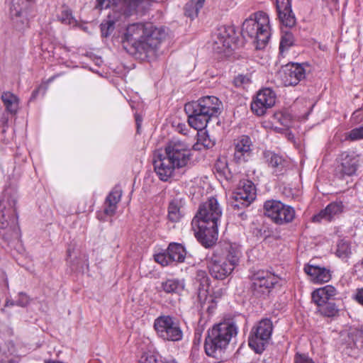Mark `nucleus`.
Instances as JSON below:
<instances>
[{
	"label": "nucleus",
	"mask_w": 363,
	"mask_h": 363,
	"mask_svg": "<svg viewBox=\"0 0 363 363\" xmlns=\"http://www.w3.org/2000/svg\"><path fill=\"white\" fill-rule=\"evenodd\" d=\"M222 208L214 197L202 203L191 221L192 229L198 241L205 247L213 246L218 240V222Z\"/></svg>",
	"instance_id": "f257e3e1"
},
{
	"label": "nucleus",
	"mask_w": 363,
	"mask_h": 363,
	"mask_svg": "<svg viewBox=\"0 0 363 363\" xmlns=\"http://www.w3.org/2000/svg\"><path fill=\"white\" fill-rule=\"evenodd\" d=\"M191 157V150L188 144L173 139L166 145L164 153L154 155L155 172L160 180L167 182L174 176L176 169L188 165Z\"/></svg>",
	"instance_id": "f03ea898"
},
{
	"label": "nucleus",
	"mask_w": 363,
	"mask_h": 363,
	"mask_svg": "<svg viewBox=\"0 0 363 363\" xmlns=\"http://www.w3.org/2000/svg\"><path fill=\"white\" fill-rule=\"evenodd\" d=\"M166 35L162 27H157L148 22L134 23L126 27L123 43H127L135 52L148 56L155 52Z\"/></svg>",
	"instance_id": "7ed1b4c3"
},
{
	"label": "nucleus",
	"mask_w": 363,
	"mask_h": 363,
	"mask_svg": "<svg viewBox=\"0 0 363 363\" xmlns=\"http://www.w3.org/2000/svg\"><path fill=\"white\" fill-rule=\"evenodd\" d=\"M16 204V191L6 188L0 199V236L8 242L21 238Z\"/></svg>",
	"instance_id": "20e7f679"
},
{
	"label": "nucleus",
	"mask_w": 363,
	"mask_h": 363,
	"mask_svg": "<svg viewBox=\"0 0 363 363\" xmlns=\"http://www.w3.org/2000/svg\"><path fill=\"white\" fill-rule=\"evenodd\" d=\"M242 253L235 244L217 246L208 260L210 274L216 279H225L238 265Z\"/></svg>",
	"instance_id": "39448f33"
},
{
	"label": "nucleus",
	"mask_w": 363,
	"mask_h": 363,
	"mask_svg": "<svg viewBox=\"0 0 363 363\" xmlns=\"http://www.w3.org/2000/svg\"><path fill=\"white\" fill-rule=\"evenodd\" d=\"M184 110L188 115V123L197 130H203L212 118L220 113L221 103L213 96H206L196 101L187 103Z\"/></svg>",
	"instance_id": "423d86ee"
},
{
	"label": "nucleus",
	"mask_w": 363,
	"mask_h": 363,
	"mask_svg": "<svg viewBox=\"0 0 363 363\" xmlns=\"http://www.w3.org/2000/svg\"><path fill=\"white\" fill-rule=\"evenodd\" d=\"M154 0H118L113 6L112 13L101 24V35L108 37L114 30L117 21L135 13H143Z\"/></svg>",
	"instance_id": "0eeeda50"
},
{
	"label": "nucleus",
	"mask_w": 363,
	"mask_h": 363,
	"mask_svg": "<svg viewBox=\"0 0 363 363\" xmlns=\"http://www.w3.org/2000/svg\"><path fill=\"white\" fill-rule=\"evenodd\" d=\"M237 334L238 327L234 323L223 322L213 325L208 330L205 340L204 348L206 354L218 359L231 339Z\"/></svg>",
	"instance_id": "6e6552de"
},
{
	"label": "nucleus",
	"mask_w": 363,
	"mask_h": 363,
	"mask_svg": "<svg viewBox=\"0 0 363 363\" xmlns=\"http://www.w3.org/2000/svg\"><path fill=\"white\" fill-rule=\"evenodd\" d=\"M241 33L243 38H249L257 49L264 48L271 36L268 15L263 11L252 14L243 22Z\"/></svg>",
	"instance_id": "1a4fd4ad"
},
{
	"label": "nucleus",
	"mask_w": 363,
	"mask_h": 363,
	"mask_svg": "<svg viewBox=\"0 0 363 363\" xmlns=\"http://www.w3.org/2000/svg\"><path fill=\"white\" fill-rule=\"evenodd\" d=\"M273 332V324L270 319L264 318L251 330L248 344L256 352L262 353L269 344Z\"/></svg>",
	"instance_id": "9d476101"
},
{
	"label": "nucleus",
	"mask_w": 363,
	"mask_h": 363,
	"mask_svg": "<svg viewBox=\"0 0 363 363\" xmlns=\"http://www.w3.org/2000/svg\"><path fill=\"white\" fill-rule=\"evenodd\" d=\"M157 335L164 340L179 341L182 339L183 333L179 323L170 315H160L154 321Z\"/></svg>",
	"instance_id": "9b49d317"
},
{
	"label": "nucleus",
	"mask_w": 363,
	"mask_h": 363,
	"mask_svg": "<svg viewBox=\"0 0 363 363\" xmlns=\"http://www.w3.org/2000/svg\"><path fill=\"white\" fill-rule=\"evenodd\" d=\"M264 210L265 216L278 225L289 223L295 217V211L292 207L277 200L265 201Z\"/></svg>",
	"instance_id": "f8f14e48"
},
{
	"label": "nucleus",
	"mask_w": 363,
	"mask_h": 363,
	"mask_svg": "<svg viewBox=\"0 0 363 363\" xmlns=\"http://www.w3.org/2000/svg\"><path fill=\"white\" fill-rule=\"evenodd\" d=\"M250 278L252 281L253 294L257 297L267 296L278 282V277L277 276L265 270L254 272Z\"/></svg>",
	"instance_id": "ddd939ff"
},
{
	"label": "nucleus",
	"mask_w": 363,
	"mask_h": 363,
	"mask_svg": "<svg viewBox=\"0 0 363 363\" xmlns=\"http://www.w3.org/2000/svg\"><path fill=\"white\" fill-rule=\"evenodd\" d=\"M361 160L359 156L352 151L342 152L338 157V164L336 167V174L340 178L351 177L356 174Z\"/></svg>",
	"instance_id": "4468645a"
},
{
	"label": "nucleus",
	"mask_w": 363,
	"mask_h": 363,
	"mask_svg": "<svg viewBox=\"0 0 363 363\" xmlns=\"http://www.w3.org/2000/svg\"><path fill=\"white\" fill-rule=\"evenodd\" d=\"M256 196L254 184L249 180L241 181L233 194L232 206L234 208H242L248 206Z\"/></svg>",
	"instance_id": "2eb2a0df"
},
{
	"label": "nucleus",
	"mask_w": 363,
	"mask_h": 363,
	"mask_svg": "<svg viewBox=\"0 0 363 363\" xmlns=\"http://www.w3.org/2000/svg\"><path fill=\"white\" fill-rule=\"evenodd\" d=\"M35 0H11L10 15L15 27L23 29L28 24V13Z\"/></svg>",
	"instance_id": "dca6fc26"
},
{
	"label": "nucleus",
	"mask_w": 363,
	"mask_h": 363,
	"mask_svg": "<svg viewBox=\"0 0 363 363\" xmlns=\"http://www.w3.org/2000/svg\"><path fill=\"white\" fill-rule=\"evenodd\" d=\"M235 35L233 26H220L213 35V49L218 52L225 53L235 43Z\"/></svg>",
	"instance_id": "f3484780"
},
{
	"label": "nucleus",
	"mask_w": 363,
	"mask_h": 363,
	"mask_svg": "<svg viewBox=\"0 0 363 363\" xmlns=\"http://www.w3.org/2000/svg\"><path fill=\"white\" fill-rule=\"evenodd\" d=\"M276 101L274 92L269 88L259 91L251 104L252 111L257 116H262L267 109L272 107Z\"/></svg>",
	"instance_id": "a211bd4d"
},
{
	"label": "nucleus",
	"mask_w": 363,
	"mask_h": 363,
	"mask_svg": "<svg viewBox=\"0 0 363 363\" xmlns=\"http://www.w3.org/2000/svg\"><path fill=\"white\" fill-rule=\"evenodd\" d=\"M233 159L237 163L247 162L252 155L253 143L247 135H241L234 140Z\"/></svg>",
	"instance_id": "6ab92c4d"
},
{
	"label": "nucleus",
	"mask_w": 363,
	"mask_h": 363,
	"mask_svg": "<svg viewBox=\"0 0 363 363\" xmlns=\"http://www.w3.org/2000/svg\"><path fill=\"white\" fill-rule=\"evenodd\" d=\"M303 64L292 63L286 65L282 71V81L285 86H295L306 77Z\"/></svg>",
	"instance_id": "aec40b11"
},
{
	"label": "nucleus",
	"mask_w": 363,
	"mask_h": 363,
	"mask_svg": "<svg viewBox=\"0 0 363 363\" xmlns=\"http://www.w3.org/2000/svg\"><path fill=\"white\" fill-rule=\"evenodd\" d=\"M276 7L279 18L283 25L291 28L296 24L290 0H276Z\"/></svg>",
	"instance_id": "412c9836"
},
{
	"label": "nucleus",
	"mask_w": 363,
	"mask_h": 363,
	"mask_svg": "<svg viewBox=\"0 0 363 363\" xmlns=\"http://www.w3.org/2000/svg\"><path fill=\"white\" fill-rule=\"evenodd\" d=\"M304 272L310 277L314 283L321 284L328 282L331 279L330 270L325 267L308 264L304 267Z\"/></svg>",
	"instance_id": "4be33fe9"
},
{
	"label": "nucleus",
	"mask_w": 363,
	"mask_h": 363,
	"mask_svg": "<svg viewBox=\"0 0 363 363\" xmlns=\"http://www.w3.org/2000/svg\"><path fill=\"white\" fill-rule=\"evenodd\" d=\"M343 209L342 202H333L328 204L326 208L320 211L319 213L313 217V222H321L323 220L330 221L334 217L340 214Z\"/></svg>",
	"instance_id": "5701e85b"
},
{
	"label": "nucleus",
	"mask_w": 363,
	"mask_h": 363,
	"mask_svg": "<svg viewBox=\"0 0 363 363\" xmlns=\"http://www.w3.org/2000/svg\"><path fill=\"white\" fill-rule=\"evenodd\" d=\"M337 294V290L331 285H327L324 287L318 289L312 293V299L317 306L320 304L330 303Z\"/></svg>",
	"instance_id": "b1692460"
},
{
	"label": "nucleus",
	"mask_w": 363,
	"mask_h": 363,
	"mask_svg": "<svg viewBox=\"0 0 363 363\" xmlns=\"http://www.w3.org/2000/svg\"><path fill=\"white\" fill-rule=\"evenodd\" d=\"M264 159L276 173L282 172L287 164V161L282 156L270 150L264 152Z\"/></svg>",
	"instance_id": "393cba45"
},
{
	"label": "nucleus",
	"mask_w": 363,
	"mask_h": 363,
	"mask_svg": "<svg viewBox=\"0 0 363 363\" xmlns=\"http://www.w3.org/2000/svg\"><path fill=\"white\" fill-rule=\"evenodd\" d=\"M122 190L118 186H116L109 193L106 199V206L104 208V213L112 216L117 209V204L121 201Z\"/></svg>",
	"instance_id": "a878e982"
},
{
	"label": "nucleus",
	"mask_w": 363,
	"mask_h": 363,
	"mask_svg": "<svg viewBox=\"0 0 363 363\" xmlns=\"http://www.w3.org/2000/svg\"><path fill=\"white\" fill-rule=\"evenodd\" d=\"M184 202L182 199H173L169 204L168 218L172 222L176 223L184 215Z\"/></svg>",
	"instance_id": "bb28decb"
},
{
	"label": "nucleus",
	"mask_w": 363,
	"mask_h": 363,
	"mask_svg": "<svg viewBox=\"0 0 363 363\" xmlns=\"http://www.w3.org/2000/svg\"><path fill=\"white\" fill-rule=\"evenodd\" d=\"M161 288L167 294H180L185 288L184 279H168L161 283Z\"/></svg>",
	"instance_id": "cd10ccee"
},
{
	"label": "nucleus",
	"mask_w": 363,
	"mask_h": 363,
	"mask_svg": "<svg viewBox=\"0 0 363 363\" xmlns=\"http://www.w3.org/2000/svg\"><path fill=\"white\" fill-rule=\"evenodd\" d=\"M198 301L201 310L206 311L209 314H212L216 308V301L212 296H208L206 290L199 291Z\"/></svg>",
	"instance_id": "c85d7f7f"
},
{
	"label": "nucleus",
	"mask_w": 363,
	"mask_h": 363,
	"mask_svg": "<svg viewBox=\"0 0 363 363\" xmlns=\"http://www.w3.org/2000/svg\"><path fill=\"white\" fill-rule=\"evenodd\" d=\"M1 100L8 112L15 114L19 107V99L17 96L10 91L4 92L1 95Z\"/></svg>",
	"instance_id": "c756f323"
},
{
	"label": "nucleus",
	"mask_w": 363,
	"mask_h": 363,
	"mask_svg": "<svg viewBox=\"0 0 363 363\" xmlns=\"http://www.w3.org/2000/svg\"><path fill=\"white\" fill-rule=\"evenodd\" d=\"M167 252L172 262H183L184 261L186 250L181 244L171 243L169 245Z\"/></svg>",
	"instance_id": "7c9ffc66"
},
{
	"label": "nucleus",
	"mask_w": 363,
	"mask_h": 363,
	"mask_svg": "<svg viewBox=\"0 0 363 363\" xmlns=\"http://www.w3.org/2000/svg\"><path fill=\"white\" fill-rule=\"evenodd\" d=\"M198 139L197 143L193 146L194 150H200L201 146H203L204 148H210L212 147L215 142L210 138L209 135L206 131L198 130Z\"/></svg>",
	"instance_id": "2f4dec72"
},
{
	"label": "nucleus",
	"mask_w": 363,
	"mask_h": 363,
	"mask_svg": "<svg viewBox=\"0 0 363 363\" xmlns=\"http://www.w3.org/2000/svg\"><path fill=\"white\" fill-rule=\"evenodd\" d=\"M317 311L322 316L334 318L338 315L339 309L335 303L330 302L318 306Z\"/></svg>",
	"instance_id": "473e14b6"
},
{
	"label": "nucleus",
	"mask_w": 363,
	"mask_h": 363,
	"mask_svg": "<svg viewBox=\"0 0 363 363\" xmlns=\"http://www.w3.org/2000/svg\"><path fill=\"white\" fill-rule=\"evenodd\" d=\"M205 0H191L184 8L185 15L193 19L198 16L199 10L203 7Z\"/></svg>",
	"instance_id": "72a5a7b5"
},
{
	"label": "nucleus",
	"mask_w": 363,
	"mask_h": 363,
	"mask_svg": "<svg viewBox=\"0 0 363 363\" xmlns=\"http://www.w3.org/2000/svg\"><path fill=\"white\" fill-rule=\"evenodd\" d=\"M351 254V248L347 241L342 240L337 245L336 255L342 259L348 257Z\"/></svg>",
	"instance_id": "f704fd0d"
},
{
	"label": "nucleus",
	"mask_w": 363,
	"mask_h": 363,
	"mask_svg": "<svg viewBox=\"0 0 363 363\" xmlns=\"http://www.w3.org/2000/svg\"><path fill=\"white\" fill-rule=\"evenodd\" d=\"M294 44V35L291 33L286 32L281 38L279 50L280 52L283 53L284 52L289 50L290 47H291Z\"/></svg>",
	"instance_id": "c9c22d12"
},
{
	"label": "nucleus",
	"mask_w": 363,
	"mask_h": 363,
	"mask_svg": "<svg viewBox=\"0 0 363 363\" xmlns=\"http://www.w3.org/2000/svg\"><path fill=\"white\" fill-rule=\"evenodd\" d=\"M59 20L67 25H74L76 21L72 16V12L67 8H65L62 10L60 14L58 16Z\"/></svg>",
	"instance_id": "e433bc0d"
},
{
	"label": "nucleus",
	"mask_w": 363,
	"mask_h": 363,
	"mask_svg": "<svg viewBox=\"0 0 363 363\" xmlns=\"http://www.w3.org/2000/svg\"><path fill=\"white\" fill-rule=\"evenodd\" d=\"M30 302V297L23 292H20L18 295V299L15 302H11L10 305H16L21 307L27 306Z\"/></svg>",
	"instance_id": "4c0bfd02"
},
{
	"label": "nucleus",
	"mask_w": 363,
	"mask_h": 363,
	"mask_svg": "<svg viewBox=\"0 0 363 363\" xmlns=\"http://www.w3.org/2000/svg\"><path fill=\"white\" fill-rule=\"evenodd\" d=\"M155 259L157 263L160 264L162 266H167L172 262L170 257H169V255L167 251L163 253L157 254L155 256Z\"/></svg>",
	"instance_id": "58836bf2"
},
{
	"label": "nucleus",
	"mask_w": 363,
	"mask_h": 363,
	"mask_svg": "<svg viewBox=\"0 0 363 363\" xmlns=\"http://www.w3.org/2000/svg\"><path fill=\"white\" fill-rule=\"evenodd\" d=\"M349 138L351 140L363 139V126L352 129L349 133Z\"/></svg>",
	"instance_id": "ea45409f"
},
{
	"label": "nucleus",
	"mask_w": 363,
	"mask_h": 363,
	"mask_svg": "<svg viewBox=\"0 0 363 363\" xmlns=\"http://www.w3.org/2000/svg\"><path fill=\"white\" fill-rule=\"evenodd\" d=\"M295 363H314L313 359L310 358L308 356L296 353L294 358Z\"/></svg>",
	"instance_id": "a19ab883"
},
{
	"label": "nucleus",
	"mask_w": 363,
	"mask_h": 363,
	"mask_svg": "<svg viewBox=\"0 0 363 363\" xmlns=\"http://www.w3.org/2000/svg\"><path fill=\"white\" fill-rule=\"evenodd\" d=\"M140 363H157V359L155 355L145 353L143 354L140 359Z\"/></svg>",
	"instance_id": "79ce46f5"
},
{
	"label": "nucleus",
	"mask_w": 363,
	"mask_h": 363,
	"mask_svg": "<svg viewBox=\"0 0 363 363\" xmlns=\"http://www.w3.org/2000/svg\"><path fill=\"white\" fill-rule=\"evenodd\" d=\"M250 79L248 77H247L245 75H238L237 77L234 79V84L236 86H241L244 84H247L249 83Z\"/></svg>",
	"instance_id": "37998d69"
},
{
	"label": "nucleus",
	"mask_w": 363,
	"mask_h": 363,
	"mask_svg": "<svg viewBox=\"0 0 363 363\" xmlns=\"http://www.w3.org/2000/svg\"><path fill=\"white\" fill-rule=\"evenodd\" d=\"M353 298L357 303L363 306V288L357 289Z\"/></svg>",
	"instance_id": "c03bdc74"
},
{
	"label": "nucleus",
	"mask_w": 363,
	"mask_h": 363,
	"mask_svg": "<svg viewBox=\"0 0 363 363\" xmlns=\"http://www.w3.org/2000/svg\"><path fill=\"white\" fill-rule=\"evenodd\" d=\"M110 6L109 0H96V9L99 10H102L104 9H107Z\"/></svg>",
	"instance_id": "a18cd8bd"
},
{
	"label": "nucleus",
	"mask_w": 363,
	"mask_h": 363,
	"mask_svg": "<svg viewBox=\"0 0 363 363\" xmlns=\"http://www.w3.org/2000/svg\"><path fill=\"white\" fill-rule=\"evenodd\" d=\"M356 343L361 347H363V325H361L359 330H357L356 334Z\"/></svg>",
	"instance_id": "49530a36"
},
{
	"label": "nucleus",
	"mask_w": 363,
	"mask_h": 363,
	"mask_svg": "<svg viewBox=\"0 0 363 363\" xmlns=\"http://www.w3.org/2000/svg\"><path fill=\"white\" fill-rule=\"evenodd\" d=\"M135 121H136L137 128H138V131L140 126L141 125L142 118L138 115H136L135 116Z\"/></svg>",
	"instance_id": "de8ad7c7"
},
{
	"label": "nucleus",
	"mask_w": 363,
	"mask_h": 363,
	"mask_svg": "<svg viewBox=\"0 0 363 363\" xmlns=\"http://www.w3.org/2000/svg\"><path fill=\"white\" fill-rule=\"evenodd\" d=\"M162 363H178L174 359H164L162 360Z\"/></svg>",
	"instance_id": "09e8293b"
},
{
	"label": "nucleus",
	"mask_w": 363,
	"mask_h": 363,
	"mask_svg": "<svg viewBox=\"0 0 363 363\" xmlns=\"http://www.w3.org/2000/svg\"><path fill=\"white\" fill-rule=\"evenodd\" d=\"M178 129H179V131L180 133H183L184 135L186 134V132H184V130L186 129V127L184 125H179Z\"/></svg>",
	"instance_id": "8fccbe9b"
},
{
	"label": "nucleus",
	"mask_w": 363,
	"mask_h": 363,
	"mask_svg": "<svg viewBox=\"0 0 363 363\" xmlns=\"http://www.w3.org/2000/svg\"><path fill=\"white\" fill-rule=\"evenodd\" d=\"M40 87H38L37 89L34 90L32 93V96H31V99H35L36 98L38 92H39V90H40Z\"/></svg>",
	"instance_id": "3c124183"
},
{
	"label": "nucleus",
	"mask_w": 363,
	"mask_h": 363,
	"mask_svg": "<svg viewBox=\"0 0 363 363\" xmlns=\"http://www.w3.org/2000/svg\"><path fill=\"white\" fill-rule=\"evenodd\" d=\"M54 77H52L50 79H49V82H51L52 79H53Z\"/></svg>",
	"instance_id": "603ef678"
},
{
	"label": "nucleus",
	"mask_w": 363,
	"mask_h": 363,
	"mask_svg": "<svg viewBox=\"0 0 363 363\" xmlns=\"http://www.w3.org/2000/svg\"><path fill=\"white\" fill-rule=\"evenodd\" d=\"M202 275L204 277V274H205V272H201Z\"/></svg>",
	"instance_id": "864d4df0"
},
{
	"label": "nucleus",
	"mask_w": 363,
	"mask_h": 363,
	"mask_svg": "<svg viewBox=\"0 0 363 363\" xmlns=\"http://www.w3.org/2000/svg\"><path fill=\"white\" fill-rule=\"evenodd\" d=\"M334 2L337 3L338 0H333Z\"/></svg>",
	"instance_id": "5fc2aeb1"
},
{
	"label": "nucleus",
	"mask_w": 363,
	"mask_h": 363,
	"mask_svg": "<svg viewBox=\"0 0 363 363\" xmlns=\"http://www.w3.org/2000/svg\"><path fill=\"white\" fill-rule=\"evenodd\" d=\"M303 66H304V67H308V65H303Z\"/></svg>",
	"instance_id": "6e6d98bb"
},
{
	"label": "nucleus",
	"mask_w": 363,
	"mask_h": 363,
	"mask_svg": "<svg viewBox=\"0 0 363 363\" xmlns=\"http://www.w3.org/2000/svg\"><path fill=\"white\" fill-rule=\"evenodd\" d=\"M303 66H304V67H308V65H303Z\"/></svg>",
	"instance_id": "4d7b16f0"
}]
</instances>
